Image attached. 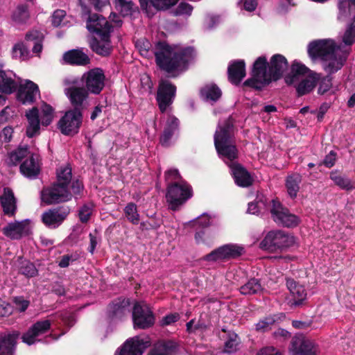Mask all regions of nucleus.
Instances as JSON below:
<instances>
[{"label": "nucleus", "instance_id": "obj_1", "mask_svg": "<svg viewBox=\"0 0 355 355\" xmlns=\"http://www.w3.org/2000/svg\"><path fill=\"white\" fill-rule=\"evenodd\" d=\"M153 54L157 67L166 73L168 78H175L188 69L196 52L191 46L171 45L166 41L159 40L155 44Z\"/></svg>", "mask_w": 355, "mask_h": 355}, {"label": "nucleus", "instance_id": "obj_2", "mask_svg": "<svg viewBox=\"0 0 355 355\" xmlns=\"http://www.w3.org/2000/svg\"><path fill=\"white\" fill-rule=\"evenodd\" d=\"M25 40L27 45L23 42H18L12 47V57L14 58H19L21 60H26L29 58L28 46L32 43L33 46L32 51L39 55L43 49L42 42L44 40V35L38 31L33 30L26 34Z\"/></svg>", "mask_w": 355, "mask_h": 355}, {"label": "nucleus", "instance_id": "obj_3", "mask_svg": "<svg viewBox=\"0 0 355 355\" xmlns=\"http://www.w3.org/2000/svg\"><path fill=\"white\" fill-rule=\"evenodd\" d=\"M193 196L191 187L184 181L181 183H168L166 194V201L173 211H176Z\"/></svg>", "mask_w": 355, "mask_h": 355}, {"label": "nucleus", "instance_id": "obj_4", "mask_svg": "<svg viewBox=\"0 0 355 355\" xmlns=\"http://www.w3.org/2000/svg\"><path fill=\"white\" fill-rule=\"evenodd\" d=\"M295 243L293 236L282 230L270 231L260 242L261 249L275 252L292 246Z\"/></svg>", "mask_w": 355, "mask_h": 355}, {"label": "nucleus", "instance_id": "obj_5", "mask_svg": "<svg viewBox=\"0 0 355 355\" xmlns=\"http://www.w3.org/2000/svg\"><path fill=\"white\" fill-rule=\"evenodd\" d=\"M132 320L135 329H148L154 326L155 315L146 303L136 302L132 310Z\"/></svg>", "mask_w": 355, "mask_h": 355}, {"label": "nucleus", "instance_id": "obj_6", "mask_svg": "<svg viewBox=\"0 0 355 355\" xmlns=\"http://www.w3.org/2000/svg\"><path fill=\"white\" fill-rule=\"evenodd\" d=\"M72 199L69 187L63 183L54 182L50 187H44L41 191V200L45 204L50 205L65 202Z\"/></svg>", "mask_w": 355, "mask_h": 355}, {"label": "nucleus", "instance_id": "obj_7", "mask_svg": "<svg viewBox=\"0 0 355 355\" xmlns=\"http://www.w3.org/2000/svg\"><path fill=\"white\" fill-rule=\"evenodd\" d=\"M83 112L76 109L68 110L58 123V128L65 136L78 134L83 123Z\"/></svg>", "mask_w": 355, "mask_h": 355}, {"label": "nucleus", "instance_id": "obj_8", "mask_svg": "<svg viewBox=\"0 0 355 355\" xmlns=\"http://www.w3.org/2000/svg\"><path fill=\"white\" fill-rule=\"evenodd\" d=\"M244 253L245 249L243 246L229 243L220 246L205 255L203 260L208 262L227 261L237 259Z\"/></svg>", "mask_w": 355, "mask_h": 355}, {"label": "nucleus", "instance_id": "obj_9", "mask_svg": "<svg viewBox=\"0 0 355 355\" xmlns=\"http://www.w3.org/2000/svg\"><path fill=\"white\" fill-rule=\"evenodd\" d=\"M130 299L119 297L112 300L107 306L105 316L110 322H117L124 320L129 315L130 310Z\"/></svg>", "mask_w": 355, "mask_h": 355}, {"label": "nucleus", "instance_id": "obj_10", "mask_svg": "<svg viewBox=\"0 0 355 355\" xmlns=\"http://www.w3.org/2000/svg\"><path fill=\"white\" fill-rule=\"evenodd\" d=\"M86 28L91 33L96 34L102 41H110L113 26L103 15L94 13L87 18Z\"/></svg>", "mask_w": 355, "mask_h": 355}, {"label": "nucleus", "instance_id": "obj_11", "mask_svg": "<svg viewBox=\"0 0 355 355\" xmlns=\"http://www.w3.org/2000/svg\"><path fill=\"white\" fill-rule=\"evenodd\" d=\"M150 345L151 342L148 336H135L127 339L116 349L114 355H142Z\"/></svg>", "mask_w": 355, "mask_h": 355}, {"label": "nucleus", "instance_id": "obj_12", "mask_svg": "<svg viewBox=\"0 0 355 355\" xmlns=\"http://www.w3.org/2000/svg\"><path fill=\"white\" fill-rule=\"evenodd\" d=\"M176 86L168 80L159 82L155 99L162 113H164L170 107L176 96Z\"/></svg>", "mask_w": 355, "mask_h": 355}, {"label": "nucleus", "instance_id": "obj_13", "mask_svg": "<svg viewBox=\"0 0 355 355\" xmlns=\"http://www.w3.org/2000/svg\"><path fill=\"white\" fill-rule=\"evenodd\" d=\"M81 81L89 94L98 95L105 87V75L101 68L96 67L84 73Z\"/></svg>", "mask_w": 355, "mask_h": 355}, {"label": "nucleus", "instance_id": "obj_14", "mask_svg": "<svg viewBox=\"0 0 355 355\" xmlns=\"http://www.w3.org/2000/svg\"><path fill=\"white\" fill-rule=\"evenodd\" d=\"M71 212L68 205H60L46 210L41 216L43 224L49 229H55L60 226Z\"/></svg>", "mask_w": 355, "mask_h": 355}, {"label": "nucleus", "instance_id": "obj_15", "mask_svg": "<svg viewBox=\"0 0 355 355\" xmlns=\"http://www.w3.org/2000/svg\"><path fill=\"white\" fill-rule=\"evenodd\" d=\"M272 206L270 214L273 220L278 225L285 227H295L300 223V218L296 215L291 213L282 204L275 200H272Z\"/></svg>", "mask_w": 355, "mask_h": 355}, {"label": "nucleus", "instance_id": "obj_16", "mask_svg": "<svg viewBox=\"0 0 355 355\" xmlns=\"http://www.w3.org/2000/svg\"><path fill=\"white\" fill-rule=\"evenodd\" d=\"M336 49V44L333 40H322L312 42L308 47V53L313 59L320 58L322 60H327Z\"/></svg>", "mask_w": 355, "mask_h": 355}, {"label": "nucleus", "instance_id": "obj_17", "mask_svg": "<svg viewBox=\"0 0 355 355\" xmlns=\"http://www.w3.org/2000/svg\"><path fill=\"white\" fill-rule=\"evenodd\" d=\"M290 350L293 355H319L318 347L315 343L302 336L292 338Z\"/></svg>", "mask_w": 355, "mask_h": 355}, {"label": "nucleus", "instance_id": "obj_18", "mask_svg": "<svg viewBox=\"0 0 355 355\" xmlns=\"http://www.w3.org/2000/svg\"><path fill=\"white\" fill-rule=\"evenodd\" d=\"M17 100L23 105H32L36 97L40 95L38 85L31 80H26L17 88Z\"/></svg>", "mask_w": 355, "mask_h": 355}, {"label": "nucleus", "instance_id": "obj_19", "mask_svg": "<svg viewBox=\"0 0 355 355\" xmlns=\"http://www.w3.org/2000/svg\"><path fill=\"white\" fill-rule=\"evenodd\" d=\"M51 327L49 320H38L33 324L28 330L22 334V342L28 345H32L40 340L37 337L47 333Z\"/></svg>", "mask_w": 355, "mask_h": 355}, {"label": "nucleus", "instance_id": "obj_20", "mask_svg": "<svg viewBox=\"0 0 355 355\" xmlns=\"http://www.w3.org/2000/svg\"><path fill=\"white\" fill-rule=\"evenodd\" d=\"M235 120L230 116L222 124L218 125L214 136V143L235 141Z\"/></svg>", "mask_w": 355, "mask_h": 355}, {"label": "nucleus", "instance_id": "obj_21", "mask_svg": "<svg viewBox=\"0 0 355 355\" xmlns=\"http://www.w3.org/2000/svg\"><path fill=\"white\" fill-rule=\"evenodd\" d=\"M214 146L218 157L225 163L236 162L239 157V150L235 141L216 142Z\"/></svg>", "mask_w": 355, "mask_h": 355}, {"label": "nucleus", "instance_id": "obj_22", "mask_svg": "<svg viewBox=\"0 0 355 355\" xmlns=\"http://www.w3.org/2000/svg\"><path fill=\"white\" fill-rule=\"evenodd\" d=\"M65 93L73 107L71 109H76L83 112V103L89 97L88 91L83 87L73 86L66 89Z\"/></svg>", "mask_w": 355, "mask_h": 355}, {"label": "nucleus", "instance_id": "obj_23", "mask_svg": "<svg viewBox=\"0 0 355 355\" xmlns=\"http://www.w3.org/2000/svg\"><path fill=\"white\" fill-rule=\"evenodd\" d=\"M235 183L241 187H248L253 183V179L247 169L239 162L228 164Z\"/></svg>", "mask_w": 355, "mask_h": 355}, {"label": "nucleus", "instance_id": "obj_24", "mask_svg": "<svg viewBox=\"0 0 355 355\" xmlns=\"http://www.w3.org/2000/svg\"><path fill=\"white\" fill-rule=\"evenodd\" d=\"M269 64V72L271 73L272 81L281 79L288 67V62L286 57L279 53L275 54L270 58Z\"/></svg>", "mask_w": 355, "mask_h": 355}, {"label": "nucleus", "instance_id": "obj_25", "mask_svg": "<svg viewBox=\"0 0 355 355\" xmlns=\"http://www.w3.org/2000/svg\"><path fill=\"white\" fill-rule=\"evenodd\" d=\"M179 345L173 340H159L153 344L147 355H176Z\"/></svg>", "mask_w": 355, "mask_h": 355}, {"label": "nucleus", "instance_id": "obj_26", "mask_svg": "<svg viewBox=\"0 0 355 355\" xmlns=\"http://www.w3.org/2000/svg\"><path fill=\"white\" fill-rule=\"evenodd\" d=\"M0 204L4 215L15 216L17 210V199L11 188H3V194L0 196Z\"/></svg>", "mask_w": 355, "mask_h": 355}, {"label": "nucleus", "instance_id": "obj_27", "mask_svg": "<svg viewBox=\"0 0 355 355\" xmlns=\"http://www.w3.org/2000/svg\"><path fill=\"white\" fill-rule=\"evenodd\" d=\"M227 75L232 84L239 85L246 76L245 61L236 60L232 62L227 68Z\"/></svg>", "mask_w": 355, "mask_h": 355}, {"label": "nucleus", "instance_id": "obj_28", "mask_svg": "<svg viewBox=\"0 0 355 355\" xmlns=\"http://www.w3.org/2000/svg\"><path fill=\"white\" fill-rule=\"evenodd\" d=\"M20 337L18 331H13L11 333L0 336V355H14L17 340Z\"/></svg>", "mask_w": 355, "mask_h": 355}, {"label": "nucleus", "instance_id": "obj_29", "mask_svg": "<svg viewBox=\"0 0 355 355\" xmlns=\"http://www.w3.org/2000/svg\"><path fill=\"white\" fill-rule=\"evenodd\" d=\"M63 60L72 66H87L91 62L89 57L79 49L65 52L63 55Z\"/></svg>", "mask_w": 355, "mask_h": 355}, {"label": "nucleus", "instance_id": "obj_30", "mask_svg": "<svg viewBox=\"0 0 355 355\" xmlns=\"http://www.w3.org/2000/svg\"><path fill=\"white\" fill-rule=\"evenodd\" d=\"M329 178L342 190L349 192L355 189V181L351 180L343 171L338 169L331 171Z\"/></svg>", "mask_w": 355, "mask_h": 355}, {"label": "nucleus", "instance_id": "obj_31", "mask_svg": "<svg viewBox=\"0 0 355 355\" xmlns=\"http://www.w3.org/2000/svg\"><path fill=\"white\" fill-rule=\"evenodd\" d=\"M311 73V70L302 63L294 60L291 66V71L284 77V81L288 85H292L299 81L301 76Z\"/></svg>", "mask_w": 355, "mask_h": 355}, {"label": "nucleus", "instance_id": "obj_32", "mask_svg": "<svg viewBox=\"0 0 355 355\" xmlns=\"http://www.w3.org/2000/svg\"><path fill=\"white\" fill-rule=\"evenodd\" d=\"M269 62L265 55L257 58L252 64L250 75L260 78L270 79L272 82L271 73L269 72Z\"/></svg>", "mask_w": 355, "mask_h": 355}, {"label": "nucleus", "instance_id": "obj_33", "mask_svg": "<svg viewBox=\"0 0 355 355\" xmlns=\"http://www.w3.org/2000/svg\"><path fill=\"white\" fill-rule=\"evenodd\" d=\"M180 121L174 116H170L166 123L163 133L159 137V143L164 147H168L170 146V141L179 128Z\"/></svg>", "mask_w": 355, "mask_h": 355}, {"label": "nucleus", "instance_id": "obj_34", "mask_svg": "<svg viewBox=\"0 0 355 355\" xmlns=\"http://www.w3.org/2000/svg\"><path fill=\"white\" fill-rule=\"evenodd\" d=\"M116 10L120 15L125 17L133 18L135 14L139 13V7L132 0H114Z\"/></svg>", "mask_w": 355, "mask_h": 355}, {"label": "nucleus", "instance_id": "obj_35", "mask_svg": "<svg viewBox=\"0 0 355 355\" xmlns=\"http://www.w3.org/2000/svg\"><path fill=\"white\" fill-rule=\"evenodd\" d=\"M319 79L320 74L318 73H311L309 74L308 78L303 79L295 86L297 96H302L311 92Z\"/></svg>", "mask_w": 355, "mask_h": 355}, {"label": "nucleus", "instance_id": "obj_36", "mask_svg": "<svg viewBox=\"0 0 355 355\" xmlns=\"http://www.w3.org/2000/svg\"><path fill=\"white\" fill-rule=\"evenodd\" d=\"M302 181V177L297 173H293L286 176L285 179V187L291 198L295 199L297 197L300 189Z\"/></svg>", "mask_w": 355, "mask_h": 355}, {"label": "nucleus", "instance_id": "obj_37", "mask_svg": "<svg viewBox=\"0 0 355 355\" xmlns=\"http://www.w3.org/2000/svg\"><path fill=\"white\" fill-rule=\"evenodd\" d=\"M222 331L225 334L221 338L225 340L224 352L231 354L236 352L240 343V339L237 334L232 331H227L225 329H222Z\"/></svg>", "mask_w": 355, "mask_h": 355}, {"label": "nucleus", "instance_id": "obj_38", "mask_svg": "<svg viewBox=\"0 0 355 355\" xmlns=\"http://www.w3.org/2000/svg\"><path fill=\"white\" fill-rule=\"evenodd\" d=\"M20 172L26 177L35 178L40 173V168L37 166L35 155L31 154L28 158L20 165Z\"/></svg>", "mask_w": 355, "mask_h": 355}, {"label": "nucleus", "instance_id": "obj_39", "mask_svg": "<svg viewBox=\"0 0 355 355\" xmlns=\"http://www.w3.org/2000/svg\"><path fill=\"white\" fill-rule=\"evenodd\" d=\"M110 43V39L109 42L102 41L94 36L89 40V47L97 55L107 57L111 54L112 51Z\"/></svg>", "mask_w": 355, "mask_h": 355}, {"label": "nucleus", "instance_id": "obj_40", "mask_svg": "<svg viewBox=\"0 0 355 355\" xmlns=\"http://www.w3.org/2000/svg\"><path fill=\"white\" fill-rule=\"evenodd\" d=\"M201 98L209 101L216 102L222 96V91L215 83H209L202 87L200 90Z\"/></svg>", "mask_w": 355, "mask_h": 355}, {"label": "nucleus", "instance_id": "obj_41", "mask_svg": "<svg viewBox=\"0 0 355 355\" xmlns=\"http://www.w3.org/2000/svg\"><path fill=\"white\" fill-rule=\"evenodd\" d=\"M346 60V56L337 55L334 52L327 58L328 62L324 65V69L329 75L334 73L343 67Z\"/></svg>", "mask_w": 355, "mask_h": 355}, {"label": "nucleus", "instance_id": "obj_42", "mask_svg": "<svg viewBox=\"0 0 355 355\" xmlns=\"http://www.w3.org/2000/svg\"><path fill=\"white\" fill-rule=\"evenodd\" d=\"M17 84L15 80L8 76L3 70H0V93L3 94H11L16 92Z\"/></svg>", "mask_w": 355, "mask_h": 355}, {"label": "nucleus", "instance_id": "obj_43", "mask_svg": "<svg viewBox=\"0 0 355 355\" xmlns=\"http://www.w3.org/2000/svg\"><path fill=\"white\" fill-rule=\"evenodd\" d=\"M239 292L243 295H255L260 293L263 291L262 286L259 279L250 278L245 284L239 288Z\"/></svg>", "mask_w": 355, "mask_h": 355}, {"label": "nucleus", "instance_id": "obj_44", "mask_svg": "<svg viewBox=\"0 0 355 355\" xmlns=\"http://www.w3.org/2000/svg\"><path fill=\"white\" fill-rule=\"evenodd\" d=\"M270 83V80L266 78H260L257 76H251L250 78H248L242 84V87L244 91L249 89H254L257 91H261L263 87L268 85Z\"/></svg>", "mask_w": 355, "mask_h": 355}, {"label": "nucleus", "instance_id": "obj_45", "mask_svg": "<svg viewBox=\"0 0 355 355\" xmlns=\"http://www.w3.org/2000/svg\"><path fill=\"white\" fill-rule=\"evenodd\" d=\"M278 315H269L259 320L255 324V330L258 332H266L272 329V327L280 320Z\"/></svg>", "mask_w": 355, "mask_h": 355}, {"label": "nucleus", "instance_id": "obj_46", "mask_svg": "<svg viewBox=\"0 0 355 355\" xmlns=\"http://www.w3.org/2000/svg\"><path fill=\"white\" fill-rule=\"evenodd\" d=\"M25 225L21 222L10 223L3 228V233L12 239H19L24 230Z\"/></svg>", "mask_w": 355, "mask_h": 355}, {"label": "nucleus", "instance_id": "obj_47", "mask_svg": "<svg viewBox=\"0 0 355 355\" xmlns=\"http://www.w3.org/2000/svg\"><path fill=\"white\" fill-rule=\"evenodd\" d=\"M71 171V168L69 166L60 167L57 169L55 182L63 183L64 185L69 187V184L73 180Z\"/></svg>", "mask_w": 355, "mask_h": 355}, {"label": "nucleus", "instance_id": "obj_48", "mask_svg": "<svg viewBox=\"0 0 355 355\" xmlns=\"http://www.w3.org/2000/svg\"><path fill=\"white\" fill-rule=\"evenodd\" d=\"M141 9L147 15L152 17L159 10L158 0H139Z\"/></svg>", "mask_w": 355, "mask_h": 355}, {"label": "nucleus", "instance_id": "obj_49", "mask_svg": "<svg viewBox=\"0 0 355 355\" xmlns=\"http://www.w3.org/2000/svg\"><path fill=\"white\" fill-rule=\"evenodd\" d=\"M125 217L133 225L139 223L140 216L138 213L137 206L134 202H129L123 209Z\"/></svg>", "mask_w": 355, "mask_h": 355}, {"label": "nucleus", "instance_id": "obj_50", "mask_svg": "<svg viewBox=\"0 0 355 355\" xmlns=\"http://www.w3.org/2000/svg\"><path fill=\"white\" fill-rule=\"evenodd\" d=\"M69 190L76 200L82 198L84 196L85 186L83 182L78 179L75 178L71 180L69 184Z\"/></svg>", "mask_w": 355, "mask_h": 355}, {"label": "nucleus", "instance_id": "obj_51", "mask_svg": "<svg viewBox=\"0 0 355 355\" xmlns=\"http://www.w3.org/2000/svg\"><path fill=\"white\" fill-rule=\"evenodd\" d=\"M19 272L25 277L30 278L37 276L38 270L33 263L28 260H23L20 263Z\"/></svg>", "mask_w": 355, "mask_h": 355}, {"label": "nucleus", "instance_id": "obj_52", "mask_svg": "<svg viewBox=\"0 0 355 355\" xmlns=\"http://www.w3.org/2000/svg\"><path fill=\"white\" fill-rule=\"evenodd\" d=\"M29 17L28 7L26 4L19 5L12 14V19L18 23H25Z\"/></svg>", "mask_w": 355, "mask_h": 355}, {"label": "nucleus", "instance_id": "obj_53", "mask_svg": "<svg viewBox=\"0 0 355 355\" xmlns=\"http://www.w3.org/2000/svg\"><path fill=\"white\" fill-rule=\"evenodd\" d=\"M30 154L28 147L25 146L24 147L19 146L15 150L9 153L10 162L13 165H17L24 158L26 157Z\"/></svg>", "mask_w": 355, "mask_h": 355}, {"label": "nucleus", "instance_id": "obj_54", "mask_svg": "<svg viewBox=\"0 0 355 355\" xmlns=\"http://www.w3.org/2000/svg\"><path fill=\"white\" fill-rule=\"evenodd\" d=\"M352 6H355V0H338L339 13L338 18L344 19L349 17Z\"/></svg>", "mask_w": 355, "mask_h": 355}, {"label": "nucleus", "instance_id": "obj_55", "mask_svg": "<svg viewBox=\"0 0 355 355\" xmlns=\"http://www.w3.org/2000/svg\"><path fill=\"white\" fill-rule=\"evenodd\" d=\"M54 110L50 105L44 103L42 108V125L44 126H48L52 122L53 118Z\"/></svg>", "mask_w": 355, "mask_h": 355}, {"label": "nucleus", "instance_id": "obj_56", "mask_svg": "<svg viewBox=\"0 0 355 355\" xmlns=\"http://www.w3.org/2000/svg\"><path fill=\"white\" fill-rule=\"evenodd\" d=\"M162 224V220L159 218L153 216L146 221L140 223V229L141 230H157Z\"/></svg>", "mask_w": 355, "mask_h": 355}, {"label": "nucleus", "instance_id": "obj_57", "mask_svg": "<svg viewBox=\"0 0 355 355\" xmlns=\"http://www.w3.org/2000/svg\"><path fill=\"white\" fill-rule=\"evenodd\" d=\"M319 87L318 93L320 95L324 94L330 90L332 87V78L330 75H327L322 78L319 79Z\"/></svg>", "mask_w": 355, "mask_h": 355}, {"label": "nucleus", "instance_id": "obj_58", "mask_svg": "<svg viewBox=\"0 0 355 355\" xmlns=\"http://www.w3.org/2000/svg\"><path fill=\"white\" fill-rule=\"evenodd\" d=\"M343 41L346 45H352L355 42V15L353 21L344 34Z\"/></svg>", "mask_w": 355, "mask_h": 355}, {"label": "nucleus", "instance_id": "obj_59", "mask_svg": "<svg viewBox=\"0 0 355 355\" xmlns=\"http://www.w3.org/2000/svg\"><path fill=\"white\" fill-rule=\"evenodd\" d=\"M180 319V315L178 313H170L159 320V326L161 327H164L168 325H171L178 322Z\"/></svg>", "mask_w": 355, "mask_h": 355}, {"label": "nucleus", "instance_id": "obj_60", "mask_svg": "<svg viewBox=\"0 0 355 355\" xmlns=\"http://www.w3.org/2000/svg\"><path fill=\"white\" fill-rule=\"evenodd\" d=\"M193 6L186 2H181L173 10V15L175 16H180L183 15H191L193 11Z\"/></svg>", "mask_w": 355, "mask_h": 355}, {"label": "nucleus", "instance_id": "obj_61", "mask_svg": "<svg viewBox=\"0 0 355 355\" xmlns=\"http://www.w3.org/2000/svg\"><path fill=\"white\" fill-rule=\"evenodd\" d=\"M92 214V206L87 205V204L83 205L80 207V209L79 210V213H78L80 220L83 223H87L89 221V220L90 219Z\"/></svg>", "mask_w": 355, "mask_h": 355}, {"label": "nucleus", "instance_id": "obj_62", "mask_svg": "<svg viewBox=\"0 0 355 355\" xmlns=\"http://www.w3.org/2000/svg\"><path fill=\"white\" fill-rule=\"evenodd\" d=\"M297 288L298 289L292 295L293 297V304L295 306L301 305L306 297V291L304 287L302 285L300 287Z\"/></svg>", "mask_w": 355, "mask_h": 355}, {"label": "nucleus", "instance_id": "obj_63", "mask_svg": "<svg viewBox=\"0 0 355 355\" xmlns=\"http://www.w3.org/2000/svg\"><path fill=\"white\" fill-rule=\"evenodd\" d=\"M165 181L168 183H173V181L180 180L182 182V176L176 168L169 169L164 173Z\"/></svg>", "mask_w": 355, "mask_h": 355}, {"label": "nucleus", "instance_id": "obj_64", "mask_svg": "<svg viewBox=\"0 0 355 355\" xmlns=\"http://www.w3.org/2000/svg\"><path fill=\"white\" fill-rule=\"evenodd\" d=\"M12 301L16 309L20 312L25 311L30 304V301L25 300L23 296L15 297Z\"/></svg>", "mask_w": 355, "mask_h": 355}]
</instances>
